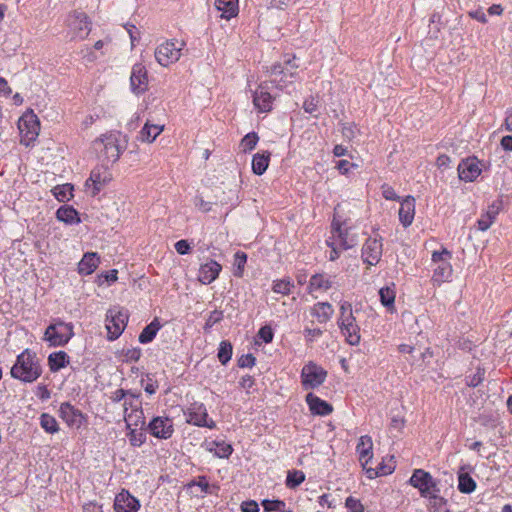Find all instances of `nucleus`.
Here are the masks:
<instances>
[{"label":"nucleus","instance_id":"obj_1","mask_svg":"<svg viewBox=\"0 0 512 512\" xmlns=\"http://www.w3.org/2000/svg\"><path fill=\"white\" fill-rule=\"evenodd\" d=\"M330 233L331 235L326 240L327 246L331 248L329 254L330 261L337 260L342 251L349 250L358 243L357 234L346 220L340 221L333 218Z\"/></svg>","mask_w":512,"mask_h":512},{"label":"nucleus","instance_id":"obj_2","mask_svg":"<svg viewBox=\"0 0 512 512\" xmlns=\"http://www.w3.org/2000/svg\"><path fill=\"white\" fill-rule=\"evenodd\" d=\"M10 374L13 378L25 383L36 381L42 374V366L36 352L25 349L16 359Z\"/></svg>","mask_w":512,"mask_h":512},{"label":"nucleus","instance_id":"obj_3","mask_svg":"<svg viewBox=\"0 0 512 512\" xmlns=\"http://www.w3.org/2000/svg\"><path fill=\"white\" fill-rule=\"evenodd\" d=\"M452 252L447 248H442L439 251H433L431 255V262L433 265L432 282L436 285H441L444 282L451 280L453 275V267L451 265Z\"/></svg>","mask_w":512,"mask_h":512},{"label":"nucleus","instance_id":"obj_4","mask_svg":"<svg viewBox=\"0 0 512 512\" xmlns=\"http://www.w3.org/2000/svg\"><path fill=\"white\" fill-rule=\"evenodd\" d=\"M95 148L103 153L108 162H116L126 146L122 143L120 132H109L94 141Z\"/></svg>","mask_w":512,"mask_h":512},{"label":"nucleus","instance_id":"obj_5","mask_svg":"<svg viewBox=\"0 0 512 512\" xmlns=\"http://www.w3.org/2000/svg\"><path fill=\"white\" fill-rule=\"evenodd\" d=\"M372 448L373 442L370 436L363 435L360 437L356 450L359 455V461L362 467L366 470V473L370 479L390 474L393 470L392 467H388L385 465H379V467L375 470L371 467H368L369 461L372 459Z\"/></svg>","mask_w":512,"mask_h":512},{"label":"nucleus","instance_id":"obj_6","mask_svg":"<svg viewBox=\"0 0 512 512\" xmlns=\"http://www.w3.org/2000/svg\"><path fill=\"white\" fill-rule=\"evenodd\" d=\"M18 129L22 145L29 147L36 141L40 132V121L33 110L25 112L19 118Z\"/></svg>","mask_w":512,"mask_h":512},{"label":"nucleus","instance_id":"obj_7","mask_svg":"<svg viewBox=\"0 0 512 512\" xmlns=\"http://www.w3.org/2000/svg\"><path fill=\"white\" fill-rule=\"evenodd\" d=\"M184 47V41L166 40L155 49V59L161 66L168 67L180 59Z\"/></svg>","mask_w":512,"mask_h":512},{"label":"nucleus","instance_id":"obj_8","mask_svg":"<svg viewBox=\"0 0 512 512\" xmlns=\"http://www.w3.org/2000/svg\"><path fill=\"white\" fill-rule=\"evenodd\" d=\"M409 482L413 487L420 491L421 496L433 498L435 500L439 499L442 501V498L438 496L440 490L437 486V482L433 479L430 473L422 469H416Z\"/></svg>","mask_w":512,"mask_h":512},{"label":"nucleus","instance_id":"obj_9","mask_svg":"<svg viewBox=\"0 0 512 512\" xmlns=\"http://www.w3.org/2000/svg\"><path fill=\"white\" fill-rule=\"evenodd\" d=\"M66 26L72 39L84 40L91 31V22L85 12L74 10L66 18Z\"/></svg>","mask_w":512,"mask_h":512},{"label":"nucleus","instance_id":"obj_10","mask_svg":"<svg viewBox=\"0 0 512 512\" xmlns=\"http://www.w3.org/2000/svg\"><path fill=\"white\" fill-rule=\"evenodd\" d=\"M73 335V326L70 323L52 322L45 330L44 339L51 346H64Z\"/></svg>","mask_w":512,"mask_h":512},{"label":"nucleus","instance_id":"obj_11","mask_svg":"<svg viewBox=\"0 0 512 512\" xmlns=\"http://www.w3.org/2000/svg\"><path fill=\"white\" fill-rule=\"evenodd\" d=\"M326 377V370L313 361L305 364L301 370V383L305 390L319 387L325 382Z\"/></svg>","mask_w":512,"mask_h":512},{"label":"nucleus","instance_id":"obj_12","mask_svg":"<svg viewBox=\"0 0 512 512\" xmlns=\"http://www.w3.org/2000/svg\"><path fill=\"white\" fill-rule=\"evenodd\" d=\"M383 254V238L375 234L366 239L362 246L361 257L368 266H375L381 260Z\"/></svg>","mask_w":512,"mask_h":512},{"label":"nucleus","instance_id":"obj_13","mask_svg":"<svg viewBox=\"0 0 512 512\" xmlns=\"http://www.w3.org/2000/svg\"><path fill=\"white\" fill-rule=\"evenodd\" d=\"M113 179L110 169L106 166H97L85 182L87 188H92V195L96 196Z\"/></svg>","mask_w":512,"mask_h":512},{"label":"nucleus","instance_id":"obj_14","mask_svg":"<svg viewBox=\"0 0 512 512\" xmlns=\"http://www.w3.org/2000/svg\"><path fill=\"white\" fill-rule=\"evenodd\" d=\"M149 78L146 66L135 63L131 69L130 88L135 95L144 94L148 90Z\"/></svg>","mask_w":512,"mask_h":512},{"label":"nucleus","instance_id":"obj_15","mask_svg":"<svg viewBox=\"0 0 512 512\" xmlns=\"http://www.w3.org/2000/svg\"><path fill=\"white\" fill-rule=\"evenodd\" d=\"M148 431L152 436L159 439H168L174 433L172 420L168 417H154L148 424Z\"/></svg>","mask_w":512,"mask_h":512},{"label":"nucleus","instance_id":"obj_16","mask_svg":"<svg viewBox=\"0 0 512 512\" xmlns=\"http://www.w3.org/2000/svg\"><path fill=\"white\" fill-rule=\"evenodd\" d=\"M59 413L62 420L72 428H80L86 420L82 412L68 402L60 405Z\"/></svg>","mask_w":512,"mask_h":512},{"label":"nucleus","instance_id":"obj_17","mask_svg":"<svg viewBox=\"0 0 512 512\" xmlns=\"http://www.w3.org/2000/svg\"><path fill=\"white\" fill-rule=\"evenodd\" d=\"M457 170L459 178L465 182H472L481 174V168L476 158L463 159Z\"/></svg>","mask_w":512,"mask_h":512},{"label":"nucleus","instance_id":"obj_18","mask_svg":"<svg viewBox=\"0 0 512 512\" xmlns=\"http://www.w3.org/2000/svg\"><path fill=\"white\" fill-rule=\"evenodd\" d=\"M400 208L398 211L399 221L403 227H409L415 217L416 200L413 196L408 195L402 198L400 201Z\"/></svg>","mask_w":512,"mask_h":512},{"label":"nucleus","instance_id":"obj_19","mask_svg":"<svg viewBox=\"0 0 512 512\" xmlns=\"http://www.w3.org/2000/svg\"><path fill=\"white\" fill-rule=\"evenodd\" d=\"M140 508L138 499L132 496L127 490H122L115 497V512H137Z\"/></svg>","mask_w":512,"mask_h":512},{"label":"nucleus","instance_id":"obj_20","mask_svg":"<svg viewBox=\"0 0 512 512\" xmlns=\"http://www.w3.org/2000/svg\"><path fill=\"white\" fill-rule=\"evenodd\" d=\"M221 271L222 265L211 259L200 265L198 270V280L202 284L208 285L218 278Z\"/></svg>","mask_w":512,"mask_h":512},{"label":"nucleus","instance_id":"obj_21","mask_svg":"<svg viewBox=\"0 0 512 512\" xmlns=\"http://www.w3.org/2000/svg\"><path fill=\"white\" fill-rule=\"evenodd\" d=\"M207 411L203 404L194 403L187 413V422L196 426L214 427V422H207Z\"/></svg>","mask_w":512,"mask_h":512},{"label":"nucleus","instance_id":"obj_22","mask_svg":"<svg viewBox=\"0 0 512 512\" xmlns=\"http://www.w3.org/2000/svg\"><path fill=\"white\" fill-rule=\"evenodd\" d=\"M274 98L263 87H258L253 94V104L259 113H268L273 108Z\"/></svg>","mask_w":512,"mask_h":512},{"label":"nucleus","instance_id":"obj_23","mask_svg":"<svg viewBox=\"0 0 512 512\" xmlns=\"http://www.w3.org/2000/svg\"><path fill=\"white\" fill-rule=\"evenodd\" d=\"M333 285V280L331 276L326 273H317L314 274L309 281L308 285V293H324L328 291Z\"/></svg>","mask_w":512,"mask_h":512},{"label":"nucleus","instance_id":"obj_24","mask_svg":"<svg viewBox=\"0 0 512 512\" xmlns=\"http://www.w3.org/2000/svg\"><path fill=\"white\" fill-rule=\"evenodd\" d=\"M100 264V257L96 252H86L78 263L77 271L80 275L92 274Z\"/></svg>","mask_w":512,"mask_h":512},{"label":"nucleus","instance_id":"obj_25","mask_svg":"<svg viewBox=\"0 0 512 512\" xmlns=\"http://www.w3.org/2000/svg\"><path fill=\"white\" fill-rule=\"evenodd\" d=\"M306 402L310 411L315 415L326 416L333 411L332 405L314 395L313 393H308L306 395Z\"/></svg>","mask_w":512,"mask_h":512},{"label":"nucleus","instance_id":"obj_26","mask_svg":"<svg viewBox=\"0 0 512 512\" xmlns=\"http://www.w3.org/2000/svg\"><path fill=\"white\" fill-rule=\"evenodd\" d=\"M163 130L164 125L151 124L149 121H146L139 132L138 140L143 143H153Z\"/></svg>","mask_w":512,"mask_h":512},{"label":"nucleus","instance_id":"obj_27","mask_svg":"<svg viewBox=\"0 0 512 512\" xmlns=\"http://www.w3.org/2000/svg\"><path fill=\"white\" fill-rule=\"evenodd\" d=\"M215 8L221 12V18L230 20L238 14V0H215Z\"/></svg>","mask_w":512,"mask_h":512},{"label":"nucleus","instance_id":"obj_28","mask_svg":"<svg viewBox=\"0 0 512 512\" xmlns=\"http://www.w3.org/2000/svg\"><path fill=\"white\" fill-rule=\"evenodd\" d=\"M341 332L350 345H357L360 342V329L356 322H341Z\"/></svg>","mask_w":512,"mask_h":512},{"label":"nucleus","instance_id":"obj_29","mask_svg":"<svg viewBox=\"0 0 512 512\" xmlns=\"http://www.w3.org/2000/svg\"><path fill=\"white\" fill-rule=\"evenodd\" d=\"M270 157H271V153L269 151L256 153L252 158L253 173L258 176L263 175L269 166Z\"/></svg>","mask_w":512,"mask_h":512},{"label":"nucleus","instance_id":"obj_30","mask_svg":"<svg viewBox=\"0 0 512 512\" xmlns=\"http://www.w3.org/2000/svg\"><path fill=\"white\" fill-rule=\"evenodd\" d=\"M124 420L128 429L140 428L142 430L145 426V417L142 407L134 409V411H125Z\"/></svg>","mask_w":512,"mask_h":512},{"label":"nucleus","instance_id":"obj_31","mask_svg":"<svg viewBox=\"0 0 512 512\" xmlns=\"http://www.w3.org/2000/svg\"><path fill=\"white\" fill-rule=\"evenodd\" d=\"M69 364V356L64 351L53 352L48 356V366L52 372H57Z\"/></svg>","mask_w":512,"mask_h":512},{"label":"nucleus","instance_id":"obj_32","mask_svg":"<svg viewBox=\"0 0 512 512\" xmlns=\"http://www.w3.org/2000/svg\"><path fill=\"white\" fill-rule=\"evenodd\" d=\"M56 218L66 224H77L80 222L78 212L72 206H61L56 211Z\"/></svg>","mask_w":512,"mask_h":512},{"label":"nucleus","instance_id":"obj_33","mask_svg":"<svg viewBox=\"0 0 512 512\" xmlns=\"http://www.w3.org/2000/svg\"><path fill=\"white\" fill-rule=\"evenodd\" d=\"M268 73L271 77V82L276 85L277 88L283 89L291 83L290 80L283 79L284 67L281 64L272 65Z\"/></svg>","mask_w":512,"mask_h":512},{"label":"nucleus","instance_id":"obj_34","mask_svg":"<svg viewBox=\"0 0 512 512\" xmlns=\"http://www.w3.org/2000/svg\"><path fill=\"white\" fill-rule=\"evenodd\" d=\"M207 450L213 452L219 458H228L233 451L232 446L224 441H211L207 443Z\"/></svg>","mask_w":512,"mask_h":512},{"label":"nucleus","instance_id":"obj_35","mask_svg":"<svg viewBox=\"0 0 512 512\" xmlns=\"http://www.w3.org/2000/svg\"><path fill=\"white\" fill-rule=\"evenodd\" d=\"M333 312L334 309L330 303L318 302L313 306L311 315L322 320H329L332 317Z\"/></svg>","mask_w":512,"mask_h":512},{"label":"nucleus","instance_id":"obj_36","mask_svg":"<svg viewBox=\"0 0 512 512\" xmlns=\"http://www.w3.org/2000/svg\"><path fill=\"white\" fill-rule=\"evenodd\" d=\"M51 192L58 201L66 202L73 197V186L68 183L57 185L52 189Z\"/></svg>","mask_w":512,"mask_h":512},{"label":"nucleus","instance_id":"obj_37","mask_svg":"<svg viewBox=\"0 0 512 512\" xmlns=\"http://www.w3.org/2000/svg\"><path fill=\"white\" fill-rule=\"evenodd\" d=\"M160 328V322H150V324L147 325L140 333L138 338L139 342L142 344L151 342L155 338Z\"/></svg>","mask_w":512,"mask_h":512},{"label":"nucleus","instance_id":"obj_38","mask_svg":"<svg viewBox=\"0 0 512 512\" xmlns=\"http://www.w3.org/2000/svg\"><path fill=\"white\" fill-rule=\"evenodd\" d=\"M458 489L465 494L472 493L476 489V482L468 473H459Z\"/></svg>","mask_w":512,"mask_h":512},{"label":"nucleus","instance_id":"obj_39","mask_svg":"<svg viewBox=\"0 0 512 512\" xmlns=\"http://www.w3.org/2000/svg\"><path fill=\"white\" fill-rule=\"evenodd\" d=\"M294 284L289 277L277 279L273 281V292L281 295H289L292 291Z\"/></svg>","mask_w":512,"mask_h":512},{"label":"nucleus","instance_id":"obj_40","mask_svg":"<svg viewBox=\"0 0 512 512\" xmlns=\"http://www.w3.org/2000/svg\"><path fill=\"white\" fill-rule=\"evenodd\" d=\"M247 263V254L243 251H237L234 254V261H233V275L235 277L241 278L244 275L245 265Z\"/></svg>","mask_w":512,"mask_h":512},{"label":"nucleus","instance_id":"obj_41","mask_svg":"<svg viewBox=\"0 0 512 512\" xmlns=\"http://www.w3.org/2000/svg\"><path fill=\"white\" fill-rule=\"evenodd\" d=\"M40 425L47 433L50 434H54L59 431L57 420L48 413H43L40 416Z\"/></svg>","mask_w":512,"mask_h":512},{"label":"nucleus","instance_id":"obj_42","mask_svg":"<svg viewBox=\"0 0 512 512\" xmlns=\"http://www.w3.org/2000/svg\"><path fill=\"white\" fill-rule=\"evenodd\" d=\"M125 328L126 322H110L109 324H105L108 340L113 341L117 339L123 333Z\"/></svg>","mask_w":512,"mask_h":512},{"label":"nucleus","instance_id":"obj_43","mask_svg":"<svg viewBox=\"0 0 512 512\" xmlns=\"http://www.w3.org/2000/svg\"><path fill=\"white\" fill-rule=\"evenodd\" d=\"M498 212L496 210H488L486 213L482 214L481 217L477 221L478 229L481 231H486L490 228V226L494 223Z\"/></svg>","mask_w":512,"mask_h":512},{"label":"nucleus","instance_id":"obj_44","mask_svg":"<svg viewBox=\"0 0 512 512\" xmlns=\"http://www.w3.org/2000/svg\"><path fill=\"white\" fill-rule=\"evenodd\" d=\"M129 311L119 305H115L107 311L106 320H128Z\"/></svg>","mask_w":512,"mask_h":512},{"label":"nucleus","instance_id":"obj_45","mask_svg":"<svg viewBox=\"0 0 512 512\" xmlns=\"http://www.w3.org/2000/svg\"><path fill=\"white\" fill-rule=\"evenodd\" d=\"M258 141H259V137H258L257 133L250 132V133L246 134L241 139L240 148L245 153L252 151L256 147Z\"/></svg>","mask_w":512,"mask_h":512},{"label":"nucleus","instance_id":"obj_46","mask_svg":"<svg viewBox=\"0 0 512 512\" xmlns=\"http://www.w3.org/2000/svg\"><path fill=\"white\" fill-rule=\"evenodd\" d=\"M305 480V474L300 470L289 471L286 478V486L295 489Z\"/></svg>","mask_w":512,"mask_h":512},{"label":"nucleus","instance_id":"obj_47","mask_svg":"<svg viewBox=\"0 0 512 512\" xmlns=\"http://www.w3.org/2000/svg\"><path fill=\"white\" fill-rule=\"evenodd\" d=\"M232 349V345L229 341H222L220 343L217 357L223 365L230 361L232 357Z\"/></svg>","mask_w":512,"mask_h":512},{"label":"nucleus","instance_id":"obj_48","mask_svg":"<svg viewBox=\"0 0 512 512\" xmlns=\"http://www.w3.org/2000/svg\"><path fill=\"white\" fill-rule=\"evenodd\" d=\"M379 296L382 304L386 307H391L395 301V290L392 287H383L379 290Z\"/></svg>","mask_w":512,"mask_h":512},{"label":"nucleus","instance_id":"obj_49","mask_svg":"<svg viewBox=\"0 0 512 512\" xmlns=\"http://www.w3.org/2000/svg\"><path fill=\"white\" fill-rule=\"evenodd\" d=\"M140 395L135 394L131 391V394L126 397L123 403L124 412L125 411H134V409H139L142 407V403L139 399Z\"/></svg>","mask_w":512,"mask_h":512},{"label":"nucleus","instance_id":"obj_50","mask_svg":"<svg viewBox=\"0 0 512 512\" xmlns=\"http://www.w3.org/2000/svg\"><path fill=\"white\" fill-rule=\"evenodd\" d=\"M295 59L296 57L293 56L292 59L285 60V66H283L285 73L283 74V79L290 80L291 82L297 76L298 65L294 62Z\"/></svg>","mask_w":512,"mask_h":512},{"label":"nucleus","instance_id":"obj_51","mask_svg":"<svg viewBox=\"0 0 512 512\" xmlns=\"http://www.w3.org/2000/svg\"><path fill=\"white\" fill-rule=\"evenodd\" d=\"M129 430L130 431L127 436L130 444L134 447L141 446L146 440V435L142 432V430L138 431L137 428H131Z\"/></svg>","mask_w":512,"mask_h":512},{"label":"nucleus","instance_id":"obj_52","mask_svg":"<svg viewBox=\"0 0 512 512\" xmlns=\"http://www.w3.org/2000/svg\"><path fill=\"white\" fill-rule=\"evenodd\" d=\"M381 192L382 196L386 200L400 201L402 199L400 196L397 195L395 189L387 183L381 185Z\"/></svg>","mask_w":512,"mask_h":512},{"label":"nucleus","instance_id":"obj_53","mask_svg":"<svg viewBox=\"0 0 512 512\" xmlns=\"http://www.w3.org/2000/svg\"><path fill=\"white\" fill-rule=\"evenodd\" d=\"M345 507L350 512H364L363 504L360 502L359 499H356L352 496H349L348 498H346Z\"/></svg>","mask_w":512,"mask_h":512},{"label":"nucleus","instance_id":"obj_54","mask_svg":"<svg viewBox=\"0 0 512 512\" xmlns=\"http://www.w3.org/2000/svg\"><path fill=\"white\" fill-rule=\"evenodd\" d=\"M118 280V271L116 269H112L108 272L102 273L97 277L98 285H102L104 281L109 283H114Z\"/></svg>","mask_w":512,"mask_h":512},{"label":"nucleus","instance_id":"obj_55","mask_svg":"<svg viewBox=\"0 0 512 512\" xmlns=\"http://www.w3.org/2000/svg\"><path fill=\"white\" fill-rule=\"evenodd\" d=\"M264 510L267 512L270 511H282L285 507V503L281 500H264L262 502Z\"/></svg>","mask_w":512,"mask_h":512},{"label":"nucleus","instance_id":"obj_56","mask_svg":"<svg viewBox=\"0 0 512 512\" xmlns=\"http://www.w3.org/2000/svg\"><path fill=\"white\" fill-rule=\"evenodd\" d=\"M303 109L306 113L313 114L318 110V100L314 96L306 98L303 102Z\"/></svg>","mask_w":512,"mask_h":512},{"label":"nucleus","instance_id":"obj_57","mask_svg":"<svg viewBox=\"0 0 512 512\" xmlns=\"http://www.w3.org/2000/svg\"><path fill=\"white\" fill-rule=\"evenodd\" d=\"M129 394H131V390H124V389L120 388V389H117V390L111 392L109 398L111 399L112 402L118 403L122 400H125Z\"/></svg>","mask_w":512,"mask_h":512},{"label":"nucleus","instance_id":"obj_58","mask_svg":"<svg viewBox=\"0 0 512 512\" xmlns=\"http://www.w3.org/2000/svg\"><path fill=\"white\" fill-rule=\"evenodd\" d=\"M174 247H175V250L177 251V253L180 255H186V254L190 253V251H191V245L185 239L177 241L175 243Z\"/></svg>","mask_w":512,"mask_h":512},{"label":"nucleus","instance_id":"obj_59","mask_svg":"<svg viewBox=\"0 0 512 512\" xmlns=\"http://www.w3.org/2000/svg\"><path fill=\"white\" fill-rule=\"evenodd\" d=\"M193 485H197L202 492L204 493H212L211 488H216L215 486H211L209 482L207 481V478L205 476H199L198 480L196 482H193Z\"/></svg>","mask_w":512,"mask_h":512},{"label":"nucleus","instance_id":"obj_60","mask_svg":"<svg viewBox=\"0 0 512 512\" xmlns=\"http://www.w3.org/2000/svg\"><path fill=\"white\" fill-rule=\"evenodd\" d=\"M255 361L256 359L252 354H245L238 359V366L241 368L253 367L255 365Z\"/></svg>","mask_w":512,"mask_h":512},{"label":"nucleus","instance_id":"obj_61","mask_svg":"<svg viewBox=\"0 0 512 512\" xmlns=\"http://www.w3.org/2000/svg\"><path fill=\"white\" fill-rule=\"evenodd\" d=\"M124 357H125L126 361L136 362L141 357V349L140 348L128 349L125 352Z\"/></svg>","mask_w":512,"mask_h":512},{"label":"nucleus","instance_id":"obj_62","mask_svg":"<svg viewBox=\"0 0 512 512\" xmlns=\"http://www.w3.org/2000/svg\"><path fill=\"white\" fill-rule=\"evenodd\" d=\"M258 336L260 339H262L265 343H269L272 341L273 339V332H272V329L271 327L269 326H264L262 327L259 332H258Z\"/></svg>","mask_w":512,"mask_h":512},{"label":"nucleus","instance_id":"obj_63","mask_svg":"<svg viewBox=\"0 0 512 512\" xmlns=\"http://www.w3.org/2000/svg\"><path fill=\"white\" fill-rule=\"evenodd\" d=\"M451 163V158L447 154H440L436 159V166L440 169H446Z\"/></svg>","mask_w":512,"mask_h":512},{"label":"nucleus","instance_id":"obj_64","mask_svg":"<svg viewBox=\"0 0 512 512\" xmlns=\"http://www.w3.org/2000/svg\"><path fill=\"white\" fill-rule=\"evenodd\" d=\"M242 512H259V508L256 502H243L241 505Z\"/></svg>","mask_w":512,"mask_h":512}]
</instances>
